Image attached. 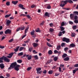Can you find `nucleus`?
I'll return each instance as SVG.
<instances>
[{"instance_id":"obj_1","label":"nucleus","mask_w":78,"mask_h":78,"mask_svg":"<svg viewBox=\"0 0 78 78\" xmlns=\"http://www.w3.org/2000/svg\"><path fill=\"white\" fill-rule=\"evenodd\" d=\"M12 67V69L14 68V69L16 71H19V68H20V65H17L16 62H14L11 64L10 65Z\"/></svg>"},{"instance_id":"obj_2","label":"nucleus","mask_w":78,"mask_h":78,"mask_svg":"<svg viewBox=\"0 0 78 78\" xmlns=\"http://www.w3.org/2000/svg\"><path fill=\"white\" fill-rule=\"evenodd\" d=\"M66 4H67V1L66 0L64 1H62L61 2V4H60V6H61V7H64Z\"/></svg>"},{"instance_id":"obj_3","label":"nucleus","mask_w":78,"mask_h":78,"mask_svg":"<svg viewBox=\"0 0 78 78\" xmlns=\"http://www.w3.org/2000/svg\"><path fill=\"white\" fill-rule=\"evenodd\" d=\"M41 69V68H38L37 69H36L37 73H39V74H41L42 73V71H40Z\"/></svg>"},{"instance_id":"obj_4","label":"nucleus","mask_w":78,"mask_h":78,"mask_svg":"<svg viewBox=\"0 0 78 78\" xmlns=\"http://www.w3.org/2000/svg\"><path fill=\"white\" fill-rule=\"evenodd\" d=\"M5 34H10L11 33V30L9 29H7L5 31Z\"/></svg>"},{"instance_id":"obj_5","label":"nucleus","mask_w":78,"mask_h":78,"mask_svg":"<svg viewBox=\"0 0 78 78\" xmlns=\"http://www.w3.org/2000/svg\"><path fill=\"white\" fill-rule=\"evenodd\" d=\"M62 41H63V42H65V41L66 42L68 43V42H69V38H67L64 37L63 38Z\"/></svg>"},{"instance_id":"obj_6","label":"nucleus","mask_w":78,"mask_h":78,"mask_svg":"<svg viewBox=\"0 0 78 78\" xmlns=\"http://www.w3.org/2000/svg\"><path fill=\"white\" fill-rule=\"evenodd\" d=\"M18 6L20 8H21L22 9H23V10L26 9H25V8L23 7V5L21 4H20L18 5Z\"/></svg>"},{"instance_id":"obj_7","label":"nucleus","mask_w":78,"mask_h":78,"mask_svg":"<svg viewBox=\"0 0 78 78\" xmlns=\"http://www.w3.org/2000/svg\"><path fill=\"white\" fill-rule=\"evenodd\" d=\"M14 55V53L12 52L10 53V54H9V56H7V58H11L12 56V55Z\"/></svg>"},{"instance_id":"obj_8","label":"nucleus","mask_w":78,"mask_h":78,"mask_svg":"<svg viewBox=\"0 0 78 78\" xmlns=\"http://www.w3.org/2000/svg\"><path fill=\"white\" fill-rule=\"evenodd\" d=\"M4 60L5 61V62H9L10 61V60H9V59L7 57H4Z\"/></svg>"},{"instance_id":"obj_9","label":"nucleus","mask_w":78,"mask_h":78,"mask_svg":"<svg viewBox=\"0 0 78 78\" xmlns=\"http://www.w3.org/2000/svg\"><path fill=\"white\" fill-rule=\"evenodd\" d=\"M11 21L9 20H8L6 22V24L7 26H8L11 23Z\"/></svg>"},{"instance_id":"obj_10","label":"nucleus","mask_w":78,"mask_h":78,"mask_svg":"<svg viewBox=\"0 0 78 78\" xmlns=\"http://www.w3.org/2000/svg\"><path fill=\"white\" fill-rule=\"evenodd\" d=\"M0 67L1 69H3L4 67H5V66H4V64L2 63L0 64Z\"/></svg>"},{"instance_id":"obj_11","label":"nucleus","mask_w":78,"mask_h":78,"mask_svg":"<svg viewBox=\"0 0 78 78\" xmlns=\"http://www.w3.org/2000/svg\"><path fill=\"white\" fill-rule=\"evenodd\" d=\"M32 45H33V46L34 47H36L37 46H38V44L36 43H33Z\"/></svg>"},{"instance_id":"obj_12","label":"nucleus","mask_w":78,"mask_h":78,"mask_svg":"<svg viewBox=\"0 0 78 78\" xmlns=\"http://www.w3.org/2000/svg\"><path fill=\"white\" fill-rule=\"evenodd\" d=\"M44 16L47 17H50V13H48V12H46L44 14Z\"/></svg>"},{"instance_id":"obj_13","label":"nucleus","mask_w":78,"mask_h":78,"mask_svg":"<svg viewBox=\"0 0 78 78\" xmlns=\"http://www.w3.org/2000/svg\"><path fill=\"white\" fill-rule=\"evenodd\" d=\"M17 3H18V1H12V4H13L14 5H16V4H17Z\"/></svg>"},{"instance_id":"obj_14","label":"nucleus","mask_w":78,"mask_h":78,"mask_svg":"<svg viewBox=\"0 0 78 78\" xmlns=\"http://www.w3.org/2000/svg\"><path fill=\"white\" fill-rule=\"evenodd\" d=\"M19 46H18L16 48V49H14V51H15V52H17V51L19 50Z\"/></svg>"},{"instance_id":"obj_15","label":"nucleus","mask_w":78,"mask_h":78,"mask_svg":"<svg viewBox=\"0 0 78 78\" xmlns=\"http://www.w3.org/2000/svg\"><path fill=\"white\" fill-rule=\"evenodd\" d=\"M69 57H67L66 58H64V61H69Z\"/></svg>"},{"instance_id":"obj_16","label":"nucleus","mask_w":78,"mask_h":78,"mask_svg":"<svg viewBox=\"0 0 78 78\" xmlns=\"http://www.w3.org/2000/svg\"><path fill=\"white\" fill-rule=\"evenodd\" d=\"M67 56V55L66 54H64L62 56L63 58H66Z\"/></svg>"},{"instance_id":"obj_17","label":"nucleus","mask_w":78,"mask_h":78,"mask_svg":"<svg viewBox=\"0 0 78 78\" xmlns=\"http://www.w3.org/2000/svg\"><path fill=\"white\" fill-rule=\"evenodd\" d=\"M66 1L67 3V2H68V3H73V1H72L71 0H66Z\"/></svg>"},{"instance_id":"obj_18","label":"nucleus","mask_w":78,"mask_h":78,"mask_svg":"<svg viewBox=\"0 0 78 78\" xmlns=\"http://www.w3.org/2000/svg\"><path fill=\"white\" fill-rule=\"evenodd\" d=\"M35 31H34V30H33L30 33L31 35H34V33H35Z\"/></svg>"},{"instance_id":"obj_19","label":"nucleus","mask_w":78,"mask_h":78,"mask_svg":"<svg viewBox=\"0 0 78 78\" xmlns=\"http://www.w3.org/2000/svg\"><path fill=\"white\" fill-rule=\"evenodd\" d=\"M60 28L61 29L60 31H63V30H64V29H65V28L62 26L60 27Z\"/></svg>"},{"instance_id":"obj_20","label":"nucleus","mask_w":78,"mask_h":78,"mask_svg":"<svg viewBox=\"0 0 78 78\" xmlns=\"http://www.w3.org/2000/svg\"><path fill=\"white\" fill-rule=\"evenodd\" d=\"M74 14H70V16L71 19H73L74 17Z\"/></svg>"},{"instance_id":"obj_21","label":"nucleus","mask_w":78,"mask_h":78,"mask_svg":"<svg viewBox=\"0 0 78 78\" xmlns=\"http://www.w3.org/2000/svg\"><path fill=\"white\" fill-rule=\"evenodd\" d=\"M23 55V52H20L18 54V56H22Z\"/></svg>"},{"instance_id":"obj_22","label":"nucleus","mask_w":78,"mask_h":78,"mask_svg":"<svg viewBox=\"0 0 78 78\" xmlns=\"http://www.w3.org/2000/svg\"><path fill=\"white\" fill-rule=\"evenodd\" d=\"M28 28H29L28 27H27L26 29L25 30V34H27V32L28 31Z\"/></svg>"},{"instance_id":"obj_23","label":"nucleus","mask_w":78,"mask_h":78,"mask_svg":"<svg viewBox=\"0 0 78 78\" xmlns=\"http://www.w3.org/2000/svg\"><path fill=\"white\" fill-rule=\"evenodd\" d=\"M70 46L71 48V47H75V44H72L70 45Z\"/></svg>"},{"instance_id":"obj_24","label":"nucleus","mask_w":78,"mask_h":78,"mask_svg":"<svg viewBox=\"0 0 78 78\" xmlns=\"http://www.w3.org/2000/svg\"><path fill=\"white\" fill-rule=\"evenodd\" d=\"M11 15V14H9V15H6L5 16V18H7V17H10Z\"/></svg>"},{"instance_id":"obj_25","label":"nucleus","mask_w":78,"mask_h":78,"mask_svg":"<svg viewBox=\"0 0 78 78\" xmlns=\"http://www.w3.org/2000/svg\"><path fill=\"white\" fill-rule=\"evenodd\" d=\"M76 36V34L74 33H72L71 36L72 37H75Z\"/></svg>"},{"instance_id":"obj_26","label":"nucleus","mask_w":78,"mask_h":78,"mask_svg":"<svg viewBox=\"0 0 78 78\" xmlns=\"http://www.w3.org/2000/svg\"><path fill=\"white\" fill-rule=\"evenodd\" d=\"M48 53L49 55H51L52 54V51H51V50H50L48 51Z\"/></svg>"},{"instance_id":"obj_27","label":"nucleus","mask_w":78,"mask_h":78,"mask_svg":"<svg viewBox=\"0 0 78 78\" xmlns=\"http://www.w3.org/2000/svg\"><path fill=\"white\" fill-rule=\"evenodd\" d=\"M31 55H30L27 58V59L28 60H30V59H31Z\"/></svg>"},{"instance_id":"obj_28","label":"nucleus","mask_w":78,"mask_h":78,"mask_svg":"<svg viewBox=\"0 0 78 78\" xmlns=\"http://www.w3.org/2000/svg\"><path fill=\"white\" fill-rule=\"evenodd\" d=\"M6 5H7V6H9V5H10V2H7Z\"/></svg>"},{"instance_id":"obj_29","label":"nucleus","mask_w":78,"mask_h":78,"mask_svg":"<svg viewBox=\"0 0 78 78\" xmlns=\"http://www.w3.org/2000/svg\"><path fill=\"white\" fill-rule=\"evenodd\" d=\"M34 58H35V59H38V57L37 56V55H35L34 56Z\"/></svg>"},{"instance_id":"obj_30","label":"nucleus","mask_w":78,"mask_h":78,"mask_svg":"<svg viewBox=\"0 0 78 78\" xmlns=\"http://www.w3.org/2000/svg\"><path fill=\"white\" fill-rule=\"evenodd\" d=\"M17 62H18V63H22V60H18L17 61Z\"/></svg>"},{"instance_id":"obj_31","label":"nucleus","mask_w":78,"mask_h":78,"mask_svg":"<svg viewBox=\"0 0 78 78\" xmlns=\"http://www.w3.org/2000/svg\"><path fill=\"white\" fill-rule=\"evenodd\" d=\"M78 70V69L76 68V69H75L73 70V73H75L76 72V71H77Z\"/></svg>"},{"instance_id":"obj_32","label":"nucleus","mask_w":78,"mask_h":78,"mask_svg":"<svg viewBox=\"0 0 78 78\" xmlns=\"http://www.w3.org/2000/svg\"><path fill=\"white\" fill-rule=\"evenodd\" d=\"M61 48V46L60 45H59L57 47V49L58 50H59V48Z\"/></svg>"},{"instance_id":"obj_33","label":"nucleus","mask_w":78,"mask_h":78,"mask_svg":"<svg viewBox=\"0 0 78 78\" xmlns=\"http://www.w3.org/2000/svg\"><path fill=\"white\" fill-rule=\"evenodd\" d=\"M47 44L48 47H52V45H51L50 44H49V43L47 42Z\"/></svg>"},{"instance_id":"obj_34","label":"nucleus","mask_w":78,"mask_h":78,"mask_svg":"<svg viewBox=\"0 0 78 78\" xmlns=\"http://www.w3.org/2000/svg\"><path fill=\"white\" fill-rule=\"evenodd\" d=\"M48 73L49 74H52L53 73V71L52 70L49 71H48Z\"/></svg>"},{"instance_id":"obj_35","label":"nucleus","mask_w":78,"mask_h":78,"mask_svg":"<svg viewBox=\"0 0 78 78\" xmlns=\"http://www.w3.org/2000/svg\"><path fill=\"white\" fill-rule=\"evenodd\" d=\"M54 60L55 61H56L58 60V58H57V57H55L54 58Z\"/></svg>"},{"instance_id":"obj_36","label":"nucleus","mask_w":78,"mask_h":78,"mask_svg":"<svg viewBox=\"0 0 78 78\" xmlns=\"http://www.w3.org/2000/svg\"><path fill=\"white\" fill-rule=\"evenodd\" d=\"M73 29V30H76V26H73L72 27Z\"/></svg>"},{"instance_id":"obj_37","label":"nucleus","mask_w":78,"mask_h":78,"mask_svg":"<svg viewBox=\"0 0 78 78\" xmlns=\"http://www.w3.org/2000/svg\"><path fill=\"white\" fill-rule=\"evenodd\" d=\"M25 27H20V30H25Z\"/></svg>"},{"instance_id":"obj_38","label":"nucleus","mask_w":78,"mask_h":78,"mask_svg":"<svg viewBox=\"0 0 78 78\" xmlns=\"http://www.w3.org/2000/svg\"><path fill=\"white\" fill-rule=\"evenodd\" d=\"M24 48V47H21L19 49V51H22V50H23Z\"/></svg>"},{"instance_id":"obj_39","label":"nucleus","mask_w":78,"mask_h":78,"mask_svg":"<svg viewBox=\"0 0 78 78\" xmlns=\"http://www.w3.org/2000/svg\"><path fill=\"white\" fill-rule=\"evenodd\" d=\"M62 32L60 31L58 34V36H62Z\"/></svg>"},{"instance_id":"obj_40","label":"nucleus","mask_w":78,"mask_h":78,"mask_svg":"<svg viewBox=\"0 0 78 78\" xmlns=\"http://www.w3.org/2000/svg\"><path fill=\"white\" fill-rule=\"evenodd\" d=\"M54 30L53 29V28H51L49 29V31H50V32H53V31Z\"/></svg>"},{"instance_id":"obj_41","label":"nucleus","mask_w":78,"mask_h":78,"mask_svg":"<svg viewBox=\"0 0 78 78\" xmlns=\"http://www.w3.org/2000/svg\"><path fill=\"white\" fill-rule=\"evenodd\" d=\"M64 25H65V23L64 22H62L61 24V26L62 27L63 26H64Z\"/></svg>"},{"instance_id":"obj_42","label":"nucleus","mask_w":78,"mask_h":78,"mask_svg":"<svg viewBox=\"0 0 78 78\" xmlns=\"http://www.w3.org/2000/svg\"><path fill=\"white\" fill-rule=\"evenodd\" d=\"M68 49L69 48H68L66 47L64 48V50L65 51H67V50H68Z\"/></svg>"},{"instance_id":"obj_43","label":"nucleus","mask_w":78,"mask_h":78,"mask_svg":"<svg viewBox=\"0 0 78 78\" xmlns=\"http://www.w3.org/2000/svg\"><path fill=\"white\" fill-rule=\"evenodd\" d=\"M31 69H32L31 67H28L27 68V71H30V70H31Z\"/></svg>"},{"instance_id":"obj_44","label":"nucleus","mask_w":78,"mask_h":78,"mask_svg":"<svg viewBox=\"0 0 78 78\" xmlns=\"http://www.w3.org/2000/svg\"><path fill=\"white\" fill-rule=\"evenodd\" d=\"M55 54H56L57 53H58V51L57 50H55L54 51Z\"/></svg>"},{"instance_id":"obj_45","label":"nucleus","mask_w":78,"mask_h":78,"mask_svg":"<svg viewBox=\"0 0 78 78\" xmlns=\"http://www.w3.org/2000/svg\"><path fill=\"white\" fill-rule=\"evenodd\" d=\"M35 7H36V5H32L31 6V8H35Z\"/></svg>"},{"instance_id":"obj_46","label":"nucleus","mask_w":78,"mask_h":78,"mask_svg":"<svg viewBox=\"0 0 78 78\" xmlns=\"http://www.w3.org/2000/svg\"><path fill=\"white\" fill-rule=\"evenodd\" d=\"M60 75V73H55V76H58V75Z\"/></svg>"},{"instance_id":"obj_47","label":"nucleus","mask_w":78,"mask_h":78,"mask_svg":"<svg viewBox=\"0 0 78 78\" xmlns=\"http://www.w3.org/2000/svg\"><path fill=\"white\" fill-rule=\"evenodd\" d=\"M40 30L39 28H38L37 29V30H35V31L37 32H39Z\"/></svg>"},{"instance_id":"obj_48","label":"nucleus","mask_w":78,"mask_h":78,"mask_svg":"<svg viewBox=\"0 0 78 78\" xmlns=\"http://www.w3.org/2000/svg\"><path fill=\"white\" fill-rule=\"evenodd\" d=\"M60 66L61 67H62V68H63V67H64V65H62V64H61L60 65Z\"/></svg>"},{"instance_id":"obj_49","label":"nucleus","mask_w":78,"mask_h":78,"mask_svg":"<svg viewBox=\"0 0 78 78\" xmlns=\"http://www.w3.org/2000/svg\"><path fill=\"white\" fill-rule=\"evenodd\" d=\"M74 23H78V20H75L74 21Z\"/></svg>"},{"instance_id":"obj_50","label":"nucleus","mask_w":78,"mask_h":78,"mask_svg":"<svg viewBox=\"0 0 78 78\" xmlns=\"http://www.w3.org/2000/svg\"><path fill=\"white\" fill-rule=\"evenodd\" d=\"M64 45H65V43H62L61 44V46L62 47H63Z\"/></svg>"},{"instance_id":"obj_51","label":"nucleus","mask_w":78,"mask_h":78,"mask_svg":"<svg viewBox=\"0 0 78 78\" xmlns=\"http://www.w3.org/2000/svg\"><path fill=\"white\" fill-rule=\"evenodd\" d=\"M47 9H50L51 8V6L50 5H48L47 6Z\"/></svg>"},{"instance_id":"obj_52","label":"nucleus","mask_w":78,"mask_h":78,"mask_svg":"<svg viewBox=\"0 0 78 78\" xmlns=\"http://www.w3.org/2000/svg\"><path fill=\"white\" fill-rule=\"evenodd\" d=\"M69 24H73V22L71 21H69Z\"/></svg>"},{"instance_id":"obj_53","label":"nucleus","mask_w":78,"mask_h":78,"mask_svg":"<svg viewBox=\"0 0 78 78\" xmlns=\"http://www.w3.org/2000/svg\"><path fill=\"white\" fill-rule=\"evenodd\" d=\"M33 50V48H30L29 49V51H31V50Z\"/></svg>"},{"instance_id":"obj_54","label":"nucleus","mask_w":78,"mask_h":78,"mask_svg":"<svg viewBox=\"0 0 78 78\" xmlns=\"http://www.w3.org/2000/svg\"><path fill=\"white\" fill-rule=\"evenodd\" d=\"M74 66L75 67H78V64H77L74 65Z\"/></svg>"},{"instance_id":"obj_55","label":"nucleus","mask_w":78,"mask_h":78,"mask_svg":"<svg viewBox=\"0 0 78 78\" xmlns=\"http://www.w3.org/2000/svg\"><path fill=\"white\" fill-rule=\"evenodd\" d=\"M12 41H13V39H12L11 40H9V42H12Z\"/></svg>"},{"instance_id":"obj_56","label":"nucleus","mask_w":78,"mask_h":78,"mask_svg":"<svg viewBox=\"0 0 78 78\" xmlns=\"http://www.w3.org/2000/svg\"><path fill=\"white\" fill-rule=\"evenodd\" d=\"M13 69L12 68V67L10 65V67H9L8 69V70H10V69Z\"/></svg>"},{"instance_id":"obj_57","label":"nucleus","mask_w":78,"mask_h":78,"mask_svg":"<svg viewBox=\"0 0 78 78\" xmlns=\"http://www.w3.org/2000/svg\"><path fill=\"white\" fill-rule=\"evenodd\" d=\"M20 30V27H19L16 29V31L17 32Z\"/></svg>"},{"instance_id":"obj_58","label":"nucleus","mask_w":78,"mask_h":78,"mask_svg":"<svg viewBox=\"0 0 78 78\" xmlns=\"http://www.w3.org/2000/svg\"><path fill=\"white\" fill-rule=\"evenodd\" d=\"M4 58H5V57H2L0 58V60H2L3 61V59H4Z\"/></svg>"},{"instance_id":"obj_59","label":"nucleus","mask_w":78,"mask_h":78,"mask_svg":"<svg viewBox=\"0 0 78 78\" xmlns=\"http://www.w3.org/2000/svg\"><path fill=\"white\" fill-rule=\"evenodd\" d=\"M50 62H51V61H49L47 62V63H46V64L47 65L48 64H50Z\"/></svg>"},{"instance_id":"obj_60","label":"nucleus","mask_w":78,"mask_h":78,"mask_svg":"<svg viewBox=\"0 0 78 78\" xmlns=\"http://www.w3.org/2000/svg\"><path fill=\"white\" fill-rule=\"evenodd\" d=\"M78 19V16H74V19L75 20H76Z\"/></svg>"},{"instance_id":"obj_61","label":"nucleus","mask_w":78,"mask_h":78,"mask_svg":"<svg viewBox=\"0 0 78 78\" xmlns=\"http://www.w3.org/2000/svg\"><path fill=\"white\" fill-rule=\"evenodd\" d=\"M74 14H76L77 15H78V12L77 11H74Z\"/></svg>"},{"instance_id":"obj_62","label":"nucleus","mask_w":78,"mask_h":78,"mask_svg":"<svg viewBox=\"0 0 78 78\" xmlns=\"http://www.w3.org/2000/svg\"><path fill=\"white\" fill-rule=\"evenodd\" d=\"M5 48V47L3 46H0V48L3 49Z\"/></svg>"},{"instance_id":"obj_63","label":"nucleus","mask_w":78,"mask_h":78,"mask_svg":"<svg viewBox=\"0 0 78 78\" xmlns=\"http://www.w3.org/2000/svg\"><path fill=\"white\" fill-rule=\"evenodd\" d=\"M44 21H43V22L40 24V25H44Z\"/></svg>"},{"instance_id":"obj_64","label":"nucleus","mask_w":78,"mask_h":78,"mask_svg":"<svg viewBox=\"0 0 78 78\" xmlns=\"http://www.w3.org/2000/svg\"><path fill=\"white\" fill-rule=\"evenodd\" d=\"M53 23H51L49 24V25L51 27L53 26Z\"/></svg>"}]
</instances>
